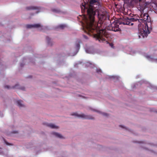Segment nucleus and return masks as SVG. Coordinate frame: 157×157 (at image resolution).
<instances>
[{"mask_svg":"<svg viewBox=\"0 0 157 157\" xmlns=\"http://www.w3.org/2000/svg\"><path fill=\"white\" fill-rule=\"evenodd\" d=\"M27 10H34L37 9L36 7L34 6H29L26 8Z\"/></svg>","mask_w":157,"mask_h":157,"instance_id":"ddd939ff","label":"nucleus"},{"mask_svg":"<svg viewBox=\"0 0 157 157\" xmlns=\"http://www.w3.org/2000/svg\"><path fill=\"white\" fill-rule=\"evenodd\" d=\"M120 126L122 128H124V127L122 125H120Z\"/></svg>","mask_w":157,"mask_h":157,"instance_id":"412c9836","label":"nucleus"},{"mask_svg":"<svg viewBox=\"0 0 157 157\" xmlns=\"http://www.w3.org/2000/svg\"><path fill=\"white\" fill-rule=\"evenodd\" d=\"M52 134L53 135H55L56 137H58V138H63V136L61 135L58 133L55 132H53L52 133Z\"/></svg>","mask_w":157,"mask_h":157,"instance_id":"1a4fd4ad","label":"nucleus"},{"mask_svg":"<svg viewBox=\"0 0 157 157\" xmlns=\"http://www.w3.org/2000/svg\"><path fill=\"white\" fill-rule=\"evenodd\" d=\"M26 27L27 28H41L42 26L39 24H35L33 25H26Z\"/></svg>","mask_w":157,"mask_h":157,"instance_id":"423d86ee","label":"nucleus"},{"mask_svg":"<svg viewBox=\"0 0 157 157\" xmlns=\"http://www.w3.org/2000/svg\"><path fill=\"white\" fill-rule=\"evenodd\" d=\"M101 70L100 69H97V72L98 73H100L101 72Z\"/></svg>","mask_w":157,"mask_h":157,"instance_id":"dca6fc26","label":"nucleus"},{"mask_svg":"<svg viewBox=\"0 0 157 157\" xmlns=\"http://www.w3.org/2000/svg\"><path fill=\"white\" fill-rule=\"evenodd\" d=\"M48 126L52 128H58V127L54 124H48Z\"/></svg>","mask_w":157,"mask_h":157,"instance_id":"9b49d317","label":"nucleus"},{"mask_svg":"<svg viewBox=\"0 0 157 157\" xmlns=\"http://www.w3.org/2000/svg\"><path fill=\"white\" fill-rule=\"evenodd\" d=\"M139 37L140 38V36L139 35Z\"/></svg>","mask_w":157,"mask_h":157,"instance_id":"5701e85b","label":"nucleus"},{"mask_svg":"<svg viewBox=\"0 0 157 157\" xmlns=\"http://www.w3.org/2000/svg\"><path fill=\"white\" fill-rule=\"evenodd\" d=\"M80 47V45L79 44H76V47L77 48H79Z\"/></svg>","mask_w":157,"mask_h":157,"instance_id":"2eb2a0df","label":"nucleus"},{"mask_svg":"<svg viewBox=\"0 0 157 157\" xmlns=\"http://www.w3.org/2000/svg\"><path fill=\"white\" fill-rule=\"evenodd\" d=\"M5 143H6V144H7V145H9V144L7 142H6V141L5 140Z\"/></svg>","mask_w":157,"mask_h":157,"instance_id":"6ab92c4d","label":"nucleus"},{"mask_svg":"<svg viewBox=\"0 0 157 157\" xmlns=\"http://www.w3.org/2000/svg\"><path fill=\"white\" fill-rule=\"evenodd\" d=\"M141 19H138L137 21L139 23L138 25V29L140 32L141 36L143 38L146 37L147 33H149L150 32L148 29V26L147 22H149L148 19L149 16L147 13H144L140 15Z\"/></svg>","mask_w":157,"mask_h":157,"instance_id":"f03ea898","label":"nucleus"},{"mask_svg":"<svg viewBox=\"0 0 157 157\" xmlns=\"http://www.w3.org/2000/svg\"><path fill=\"white\" fill-rule=\"evenodd\" d=\"M5 88H6L8 89H9L10 88H18V89H20L22 90H25V88L24 87H19V85L18 84H16V85L14 86H12V87H10V86H5Z\"/></svg>","mask_w":157,"mask_h":157,"instance_id":"6e6552de","label":"nucleus"},{"mask_svg":"<svg viewBox=\"0 0 157 157\" xmlns=\"http://www.w3.org/2000/svg\"><path fill=\"white\" fill-rule=\"evenodd\" d=\"M98 0H90V5L86 7V5L81 6L82 12L86 10L87 16L84 15L83 20L85 24L86 29H83L84 31L90 36H92L93 37L98 40L100 42H107L105 37L107 38L109 36L104 29H101L99 26L101 24H98L96 25V22L94 20V16L96 11L97 10L93 5L97 2Z\"/></svg>","mask_w":157,"mask_h":157,"instance_id":"f257e3e1","label":"nucleus"},{"mask_svg":"<svg viewBox=\"0 0 157 157\" xmlns=\"http://www.w3.org/2000/svg\"><path fill=\"white\" fill-rule=\"evenodd\" d=\"M107 29L108 30L114 32L121 31V29L119 28V25L116 23H112L110 26L108 27Z\"/></svg>","mask_w":157,"mask_h":157,"instance_id":"7ed1b4c3","label":"nucleus"},{"mask_svg":"<svg viewBox=\"0 0 157 157\" xmlns=\"http://www.w3.org/2000/svg\"><path fill=\"white\" fill-rule=\"evenodd\" d=\"M110 46H111L112 47V46H113V44L111 43V44H110Z\"/></svg>","mask_w":157,"mask_h":157,"instance_id":"aec40b11","label":"nucleus"},{"mask_svg":"<svg viewBox=\"0 0 157 157\" xmlns=\"http://www.w3.org/2000/svg\"><path fill=\"white\" fill-rule=\"evenodd\" d=\"M107 14L104 13L103 14H98V17L99 19L101 20H105L107 18Z\"/></svg>","mask_w":157,"mask_h":157,"instance_id":"0eeeda50","label":"nucleus"},{"mask_svg":"<svg viewBox=\"0 0 157 157\" xmlns=\"http://www.w3.org/2000/svg\"><path fill=\"white\" fill-rule=\"evenodd\" d=\"M137 20H138V19H135L133 18H126L125 19V20L123 22V24L124 25H132L134 24V23L133 22H137L138 21Z\"/></svg>","mask_w":157,"mask_h":157,"instance_id":"20e7f679","label":"nucleus"},{"mask_svg":"<svg viewBox=\"0 0 157 157\" xmlns=\"http://www.w3.org/2000/svg\"><path fill=\"white\" fill-rule=\"evenodd\" d=\"M22 102V101L20 100H18L17 101V103L18 104V105L19 107L24 106V105L21 103Z\"/></svg>","mask_w":157,"mask_h":157,"instance_id":"9d476101","label":"nucleus"},{"mask_svg":"<svg viewBox=\"0 0 157 157\" xmlns=\"http://www.w3.org/2000/svg\"><path fill=\"white\" fill-rule=\"evenodd\" d=\"M21 66H22V65H21Z\"/></svg>","mask_w":157,"mask_h":157,"instance_id":"b1692460","label":"nucleus"},{"mask_svg":"<svg viewBox=\"0 0 157 157\" xmlns=\"http://www.w3.org/2000/svg\"><path fill=\"white\" fill-rule=\"evenodd\" d=\"M72 115L85 119H94L93 117L90 115H86L83 113L78 114L76 113H74Z\"/></svg>","mask_w":157,"mask_h":157,"instance_id":"39448f33","label":"nucleus"},{"mask_svg":"<svg viewBox=\"0 0 157 157\" xmlns=\"http://www.w3.org/2000/svg\"><path fill=\"white\" fill-rule=\"evenodd\" d=\"M53 11H54V12H55H55L56 11H55V10H53Z\"/></svg>","mask_w":157,"mask_h":157,"instance_id":"4be33fe9","label":"nucleus"},{"mask_svg":"<svg viewBox=\"0 0 157 157\" xmlns=\"http://www.w3.org/2000/svg\"><path fill=\"white\" fill-rule=\"evenodd\" d=\"M66 27V26L64 24H61L58 26V28L61 29H63Z\"/></svg>","mask_w":157,"mask_h":157,"instance_id":"4468645a","label":"nucleus"},{"mask_svg":"<svg viewBox=\"0 0 157 157\" xmlns=\"http://www.w3.org/2000/svg\"><path fill=\"white\" fill-rule=\"evenodd\" d=\"M46 39L47 41L48 44L49 45L52 46V44L50 43L51 39L48 36L46 37Z\"/></svg>","mask_w":157,"mask_h":157,"instance_id":"f8f14e48","label":"nucleus"},{"mask_svg":"<svg viewBox=\"0 0 157 157\" xmlns=\"http://www.w3.org/2000/svg\"><path fill=\"white\" fill-rule=\"evenodd\" d=\"M102 114L104 116H108V114H107L106 113H102Z\"/></svg>","mask_w":157,"mask_h":157,"instance_id":"f3484780","label":"nucleus"},{"mask_svg":"<svg viewBox=\"0 0 157 157\" xmlns=\"http://www.w3.org/2000/svg\"><path fill=\"white\" fill-rule=\"evenodd\" d=\"M83 37H84V38L85 39H88V37H87L86 36H85V35H83Z\"/></svg>","mask_w":157,"mask_h":157,"instance_id":"a211bd4d","label":"nucleus"}]
</instances>
